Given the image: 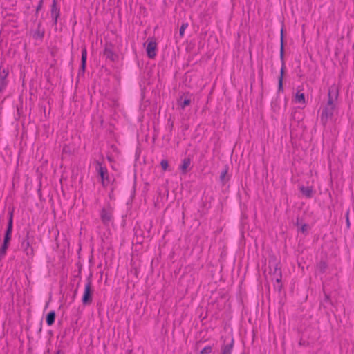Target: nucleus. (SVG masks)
<instances>
[{
    "mask_svg": "<svg viewBox=\"0 0 354 354\" xmlns=\"http://www.w3.org/2000/svg\"><path fill=\"white\" fill-rule=\"evenodd\" d=\"M93 290L91 288V280L90 277L87 279V282L85 285L84 294L82 299V302L84 305H88L92 302Z\"/></svg>",
    "mask_w": 354,
    "mask_h": 354,
    "instance_id": "nucleus-4",
    "label": "nucleus"
},
{
    "mask_svg": "<svg viewBox=\"0 0 354 354\" xmlns=\"http://www.w3.org/2000/svg\"><path fill=\"white\" fill-rule=\"evenodd\" d=\"M33 243L34 236L29 232H27L26 239L21 243V247L26 256L30 259H32L34 256Z\"/></svg>",
    "mask_w": 354,
    "mask_h": 354,
    "instance_id": "nucleus-2",
    "label": "nucleus"
},
{
    "mask_svg": "<svg viewBox=\"0 0 354 354\" xmlns=\"http://www.w3.org/2000/svg\"><path fill=\"white\" fill-rule=\"evenodd\" d=\"M86 57H87V53L86 48H84L82 50V57H81V68L82 69V71H84L85 66H86Z\"/></svg>",
    "mask_w": 354,
    "mask_h": 354,
    "instance_id": "nucleus-14",
    "label": "nucleus"
},
{
    "mask_svg": "<svg viewBox=\"0 0 354 354\" xmlns=\"http://www.w3.org/2000/svg\"><path fill=\"white\" fill-rule=\"evenodd\" d=\"M97 165L98 166L97 170L100 175L102 183L105 185V181L107 180V182H109L108 177L106 176L107 169L105 167H103L99 162H97Z\"/></svg>",
    "mask_w": 354,
    "mask_h": 354,
    "instance_id": "nucleus-7",
    "label": "nucleus"
},
{
    "mask_svg": "<svg viewBox=\"0 0 354 354\" xmlns=\"http://www.w3.org/2000/svg\"><path fill=\"white\" fill-rule=\"evenodd\" d=\"M7 76L8 72L5 69H0V93L3 91L7 85Z\"/></svg>",
    "mask_w": 354,
    "mask_h": 354,
    "instance_id": "nucleus-9",
    "label": "nucleus"
},
{
    "mask_svg": "<svg viewBox=\"0 0 354 354\" xmlns=\"http://www.w3.org/2000/svg\"><path fill=\"white\" fill-rule=\"evenodd\" d=\"M234 341L232 340L231 343L224 346L222 348V354H231L233 348Z\"/></svg>",
    "mask_w": 354,
    "mask_h": 354,
    "instance_id": "nucleus-18",
    "label": "nucleus"
},
{
    "mask_svg": "<svg viewBox=\"0 0 354 354\" xmlns=\"http://www.w3.org/2000/svg\"><path fill=\"white\" fill-rule=\"evenodd\" d=\"M297 225H299V219H297Z\"/></svg>",
    "mask_w": 354,
    "mask_h": 354,
    "instance_id": "nucleus-30",
    "label": "nucleus"
},
{
    "mask_svg": "<svg viewBox=\"0 0 354 354\" xmlns=\"http://www.w3.org/2000/svg\"><path fill=\"white\" fill-rule=\"evenodd\" d=\"M325 301H329V296L328 295H325Z\"/></svg>",
    "mask_w": 354,
    "mask_h": 354,
    "instance_id": "nucleus-27",
    "label": "nucleus"
},
{
    "mask_svg": "<svg viewBox=\"0 0 354 354\" xmlns=\"http://www.w3.org/2000/svg\"><path fill=\"white\" fill-rule=\"evenodd\" d=\"M295 102L298 103H305V96L303 93H301L300 91H297L295 94Z\"/></svg>",
    "mask_w": 354,
    "mask_h": 354,
    "instance_id": "nucleus-19",
    "label": "nucleus"
},
{
    "mask_svg": "<svg viewBox=\"0 0 354 354\" xmlns=\"http://www.w3.org/2000/svg\"><path fill=\"white\" fill-rule=\"evenodd\" d=\"M189 165H190L189 158H185L183 160V164L180 167V169L183 174H185L187 172V169L189 167Z\"/></svg>",
    "mask_w": 354,
    "mask_h": 354,
    "instance_id": "nucleus-17",
    "label": "nucleus"
},
{
    "mask_svg": "<svg viewBox=\"0 0 354 354\" xmlns=\"http://www.w3.org/2000/svg\"><path fill=\"white\" fill-rule=\"evenodd\" d=\"M160 165L164 171L167 170L169 167L168 161L167 160H162Z\"/></svg>",
    "mask_w": 354,
    "mask_h": 354,
    "instance_id": "nucleus-22",
    "label": "nucleus"
},
{
    "mask_svg": "<svg viewBox=\"0 0 354 354\" xmlns=\"http://www.w3.org/2000/svg\"><path fill=\"white\" fill-rule=\"evenodd\" d=\"M12 229V214H10V219L8 224V228L4 236L3 244L0 248V257L3 256L6 254V250L8 248V243L10 240V234Z\"/></svg>",
    "mask_w": 354,
    "mask_h": 354,
    "instance_id": "nucleus-3",
    "label": "nucleus"
},
{
    "mask_svg": "<svg viewBox=\"0 0 354 354\" xmlns=\"http://www.w3.org/2000/svg\"><path fill=\"white\" fill-rule=\"evenodd\" d=\"M348 214H349V211L348 210L346 214V225H347L348 228L350 227V221H349V218H348Z\"/></svg>",
    "mask_w": 354,
    "mask_h": 354,
    "instance_id": "nucleus-26",
    "label": "nucleus"
},
{
    "mask_svg": "<svg viewBox=\"0 0 354 354\" xmlns=\"http://www.w3.org/2000/svg\"><path fill=\"white\" fill-rule=\"evenodd\" d=\"M191 102L192 99L190 96H186L184 99L183 97L181 96L178 100V103L182 109H185L187 106L189 105Z\"/></svg>",
    "mask_w": 354,
    "mask_h": 354,
    "instance_id": "nucleus-12",
    "label": "nucleus"
},
{
    "mask_svg": "<svg viewBox=\"0 0 354 354\" xmlns=\"http://www.w3.org/2000/svg\"><path fill=\"white\" fill-rule=\"evenodd\" d=\"M338 96V88L335 86H330L328 91L327 103L324 106L321 114V120L323 123H326L328 120L332 119L336 109Z\"/></svg>",
    "mask_w": 354,
    "mask_h": 354,
    "instance_id": "nucleus-1",
    "label": "nucleus"
},
{
    "mask_svg": "<svg viewBox=\"0 0 354 354\" xmlns=\"http://www.w3.org/2000/svg\"><path fill=\"white\" fill-rule=\"evenodd\" d=\"M274 288L278 291L280 292L282 289V284L281 283H276L274 284Z\"/></svg>",
    "mask_w": 354,
    "mask_h": 354,
    "instance_id": "nucleus-25",
    "label": "nucleus"
},
{
    "mask_svg": "<svg viewBox=\"0 0 354 354\" xmlns=\"http://www.w3.org/2000/svg\"><path fill=\"white\" fill-rule=\"evenodd\" d=\"M112 218V214L106 209H103L101 212V218L104 224H108Z\"/></svg>",
    "mask_w": 354,
    "mask_h": 354,
    "instance_id": "nucleus-11",
    "label": "nucleus"
},
{
    "mask_svg": "<svg viewBox=\"0 0 354 354\" xmlns=\"http://www.w3.org/2000/svg\"><path fill=\"white\" fill-rule=\"evenodd\" d=\"M188 24L187 23H183L179 30V35L180 37H183L184 35L185 30L187 28Z\"/></svg>",
    "mask_w": 354,
    "mask_h": 354,
    "instance_id": "nucleus-21",
    "label": "nucleus"
},
{
    "mask_svg": "<svg viewBox=\"0 0 354 354\" xmlns=\"http://www.w3.org/2000/svg\"><path fill=\"white\" fill-rule=\"evenodd\" d=\"M212 351V347L211 346H206L201 351V354H209Z\"/></svg>",
    "mask_w": 354,
    "mask_h": 354,
    "instance_id": "nucleus-24",
    "label": "nucleus"
},
{
    "mask_svg": "<svg viewBox=\"0 0 354 354\" xmlns=\"http://www.w3.org/2000/svg\"><path fill=\"white\" fill-rule=\"evenodd\" d=\"M274 278L275 279L276 283H281V272L277 267L274 268V271L273 272Z\"/></svg>",
    "mask_w": 354,
    "mask_h": 354,
    "instance_id": "nucleus-16",
    "label": "nucleus"
},
{
    "mask_svg": "<svg viewBox=\"0 0 354 354\" xmlns=\"http://www.w3.org/2000/svg\"><path fill=\"white\" fill-rule=\"evenodd\" d=\"M55 313L50 311L47 314L46 323L48 326H51L55 322Z\"/></svg>",
    "mask_w": 354,
    "mask_h": 354,
    "instance_id": "nucleus-15",
    "label": "nucleus"
},
{
    "mask_svg": "<svg viewBox=\"0 0 354 354\" xmlns=\"http://www.w3.org/2000/svg\"><path fill=\"white\" fill-rule=\"evenodd\" d=\"M156 43L153 40L147 41V53L149 58H153L156 56Z\"/></svg>",
    "mask_w": 354,
    "mask_h": 354,
    "instance_id": "nucleus-6",
    "label": "nucleus"
},
{
    "mask_svg": "<svg viewBox=\"0 0 354 354\" xmlns=\"http://www.w3.org/2000/svg\"><path fill=\"white\" fill-rule=\"evenodd\" d=\"M56 354H64L63 353H62L60 351H57Z\"/></svg>",
    "mask_w": 354,
    "mask_h": 354,
    "instance_id": "nucleus-28",
    "label": "nucleus"
},
{
    "mask_svg": "<svg viewBox=\"0 0 354 354\" xmlns=\"http://www.w3.org/2000/svg\"><path fill=\"white\" fill-rule=\"evenodd\" d=\"M309 229V225L307 224H303L301 225V227L299 228V231H301L303 234H306Z\"/></svg>",
    "mask_w": 354,
    "mask_h": 354,
    "instance_id": "nucleus-23",
    "label": "nucleus"
},
{
    "mask_svg": "<svg viewBox=\"0 0 354 354\" xmlns=\"http://www.w3.org/2000/svg\"><path fill=\"white\" fill-rule=\"evenodd\" d=\"M104 55L106 58L110 59L112 61L115 60L116 58V55L111 45L106 44L104 50Z\"/></svg>",
    "mask_w": 354,
    "mask_h": 354,
    "instance_id": "nucleus-8",
    "label": "nucleus"
},
{
    "mask_svg": "<svg viewBox=\"0 0 354 354\" xmlns=\"http://www.w3.org/2000/svg\"><path fill=\"white\" fill-rule=\"evenodd\" d=\"M299 189L302 194L304 195L306 197L311 198L313 196V190L311 187L301 186Z\"/></svg>",
    "mask_w": 354,
    "mask_h": 354,
    "instance_id": "nucleus-13",
    "label": "nucleus"
},
{
    "mask_svg": "<svg viewBox=\"0 0 354 354\" xmlns=\"http://www.w3.org/2000/svg\"><path fill=\"white\" fill-rule=\"evenodd\" d=\"M227 167H225V169L223 170L220 175V180L223 184H225V182L228 180V178L226 177L227 174Z\"/></svg>",
    "mask_w": 354,
    "mask_h": 354,
    "instance_id": "nucleus-20",
    "label": "nucleus"
},
{
    "mask_svg": "<svg viewBox=\"0 0 354 354\" xmlns=\"http://www.w3.org/2000/svg\"><path fill=\"white\" fill-rule=\"evenodd\" d=\"M51 16L54 19V22L57 23V18L59 16V9L57 8L56 4V0H53L52 8H51Z\"/></svg>",
    "mask_w": 354,
    "mask_h": 354,
    "instance_id": "nucleus-10",
    "label": "nucleus"
},
{
    "mask_svg": "<svg viewBox=\"0 0 354 354\" xmlns=\"http://www.w3.org/2000/svg\"><path fill=\"white\" fill-rule=\"evenodd\" d=\"M41 8V3L37 7V10Z\"/></svg>",
    "mask_w": 354,
    "mask_h": 354,
    "instance_id": "nucleus-29",
    "label": "nucleus"
},
{
    "mask_svg": "<svg viewBox=\"0 0 354 354\" xmlns=\"http://www.w3.org/2000/svg\"><path fill=\"white\" fill-rule=\"evenodd\" d=\"M280 59L281 60V68L280 71V76L279 78V89H282L283 87V76L285 71V63L283 60V35L281 34V50H280Z\"/></svg>",
    "mask_w": 354,
    "mask_h": 354,
    "instance_id": "nucleus-5",
    "label": "nucleus"
}]
</instances>
